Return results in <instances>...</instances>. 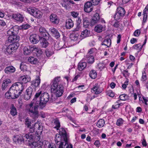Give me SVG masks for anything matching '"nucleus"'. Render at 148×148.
<instances>
[{"label": "nucleus", "mask_w": 148, "mask_h": 148, "mask_svg": "<svg viewBox=\"0 0 148 148\" xmlns=\"http://www.w3.org/2000/svg\"><path fill=\"white\" fill-rule=\"evenodd\" d=\"M19 30L18 26L15 25L8 30L7 35L8 36L7 41L13 43L8 45L6 49V52L9 54L15 52L18 48L19 45L18 42L20 37L17 35Z\"/></svg>", "instance_id": "1"}, {"label": "nucleus", "mask_w": 148, "mask_h": 148, "mask_svg": "<svg viewBox=\"0 0 148 148\" xmlns=\"http://www.w3.org/2000/svg\"><path fill=\"white\" fill-rule=\"evenodd\" d=\"M40 93V92L36 93L33 100L27 106L28 114L30 116L35 120L37 119L38 116V108L41 110L43 108L41 107L40 105L38 103V102L36 101L39 98Z\"/></svg>", "instance_id": "2"}, {"label": "nucleus", "mask_w": 148, "mask_h": 148, "mask_svg": "<svg viewBox=\"0 0 148 148\" xmlns=\"http://www.w3.org/2000/svg\"><path fill=\"white\" fill-rule=\"evenodd\" d=\"M24 90L23 85L20 83L13 84L10 88L9 91L5 94V98L9 99H15L18 98Z\"/></svg>", "instance_id": "3"}, {"label": "nucleus", "mask_w": 148, "mask_h": 148, "mask_svg": "<svg viewBox=\"0 0 148 148\" xmlns=\"http://www.w3.org/2000/svg\"><path fill=\"white\" fill-rule=\"evenodd\" d=\"M60 77H56L52 82L51 91L53 92L56 97H61L64 92V87L62 85L59 84Z\"/></svg>", "instance_id": "4"}, {"label": "nucleus", "mask_w": 148, "mask_h": 148, "mask_svg": "<svg viewBox=\"0 0 148 148\" xmlns=\"http://www.w3.org/2000/svg\"><path fill=\"white\" fill-rule=\"evenodd\" d=\"M33 135L32 134H25L22 136L21 135H16L14 136L13 139L14 142L21 144L24 143V140L31 142L33 140Z\"/></svg>", "instance_id": "5"}, {"label": "nucleus", "mask_w": 148, "mask_h": 148, "mask_svg": "<svg viewBox=\"0 0 148 148\" xmlns=\"http://www.w3.org/2000/svg\"><path fill=\"white\" fill-rule=\"evenodd\" d=\"M40 92L39 98L36 101L38 102L41 108H43L45 107L47 102L49 100L50 96L47 92L42 93L41 91H38L36 93Z\"/></svg>", "instance_id": "6"}, {"label": "nucleus", "mask_w": 148, "mask_h": 148, "mask_svg": "<svg viewBox=\"0 0 148 148\" xmlns=\"http://www.w3.org/2000/svg\"><path fill=\"white\" fill-rule=\"evenodd\" d=\"M27 11L31 15L38 18H40L42 15V12L35 8H28Z\"/></svg>", "instance_id": "7"}, {"label": "nucleus", "mask_w": 148, "mask_h": 148, "mask_svg": "<svg viewBox=\"0 0 148 148\" xmlns=\"http://www.w3.org/2000/svg\"><path fill=\"white\" fill-rule=\"evenodd\" d=\"M125 11L124 8L119 7L118 8L114 16L116 20H118L122 18L124 16Z\"/></svg>", "instance_id": "8"}, {"label": "nucleus", "mask_w": 148, "mask_h": 148, "mask_svg": "<svg viewBox=\"0 0 148 148\" xmlns=\"http://www.w3.org/2000/svg\"><path fill=\"white\" fill-rule=\"evenodd\" d=\"M33 89L32 87H29L26 90L25 92L24 95L25 99L27 100L30 99L32 95Z\"/></svg>", "instance_id": "9"}, {"label": "nucleus", "mask_w": 148, "mask_h": 148, "mask_svg": "<svg viewBox=\"0 0 148 148\" xmlns=\"http://www.w3.org/2000/svg\"><path fill=\"white\" fill-rule=\"evenodd\" d=\"M92 3L90 1L86 2L84 5V11L87 13L91 12L93 10Z\"/></svg>", "instance_id": "10"}, {"label": "nucleus", "mask_w": 148, "mask_h": 148, "mask_svg": "<svg viewBox=\"0 0 148 148\" xmlns=\"http://www.w3.org/2000/svg\"><path fill=\"white\" fill-rule=\"evenodd\" d=\"M99 15L98 13H96L94 14L92 17L91 21L90 26H93L97 23L99 21Z\"/></svg>", "instance_id": "11"}, {"label": "nucleus", "mask_w": 148, "mask_h": 148, "mask_svg": "<svg viewBox=\"0 0 148 148\" xmlns=\"http://www.w3.org/2000/svg\"><path fill=\"white\" fill-rule=\"evenodd\" d=\"M69 138L63 139V141L62 143H61L59 145L58 148H73V146L71 144H68V141Z\"/></svg>", "instance_id": "12"}, {"label": "nucleus", "mask_w": 148, "mask_h": 148, "mask_svg": "<svg viewBox=\"0 0 148 148\" xmlns=\"http://www.w3.org/2000/svg\"><path fill=\"white\" fill-rule=\"evenodd\" d=\"M50 22L55 24H58L59 22V19L56 14H51L49 16Z\"/></svg>", "instance_id": "13"}, {"label": "nucleus", "mask_w": 148, "mask_h": 148, "mask_svg": "<svg viewBox=\"0 0 148 148\" xmlns=\"http://www.w3.org/2000/svg\"><path fill=\"white\" fill-rule=\"evenodd\" d=\"M40 35L48 39L49 37V35L45 29L43 27H41L39 29Z\"/></svg>", "instance_id": "14"}, {"label": "nucleus", "mask_w": 148, "mask_h": 148, "mask_svg": "<svg viewBox=\"0 0 148 148\" xmlns=\"http://www.w3.org/2000/svg\"><path fill=\"white\" fill-rule=\"evenodd\" d=\"M19 80L21 82L17 83H20L23 85L24 90V86L23 83H26L29 81L30 80V78L27 75L21 76L19 78Z\"/></svg>", "instance_id": "15"}, {"label": "nucleus", "mask_w": 148, "mask_h": 148, "mask_svg": "<svg viewBox=\"0 0 148 148\" xmlns=\"http://www.w3.org/2000/svg\"><path fill=\"white\" fill-rule=\"evenodd\" d=\"M12 18L17 21L22 22L24 18L23 16L20 13L13 14L12 15Z\"/></svg>", "instance_id": "16"}, {"label": "nucleus", "mask_w": 148, "mask_h": 148, "mask_svg": "<svg viewBox=\"0 0 148 148\" xmlns=\"http://www.w3.org/2000/svg\"><path fill=\"white\" fill-rule=\"evenodd\" d=\"M55 140L56 143L59 145L63 141V139L62 137V135L60 134H56L55 136Z\"/></svg>", "instance_id": "17"}, {"label": "nucleus", "mask_w": 148, "mask_h": 148, "mask_svg": "<svg viewBox=\"0 0 148 148\" xmlns=\"http://www.w3.org/2000/svg\"><path fill=\"white\" fill-rule=\"evenodd\" d=\"M39 38L41 46L44 48L47 47L49 45V43L47 40V39L45 38L42 37H39Z\"/></svg>", "instance_id": "18"}, {"label": "nucleus", "mask_w": 148, "mask_h": 148, "mask_svg": "<svg viewBox=\"0 0 148 148\" xmlns=\"http://www.w3.org/2000/svg\"><path fill=\"white\" fill-rule=\"evenodd\" d=\"M29 40L31 43L34 44L37 43L39 41L36 34L31 35L29 37Z\"/></svg>", "instance_id": "19"}, {"label": "nucleus", "mask_w": 148, "mask_h": 148, "mask_svg": "<svg viewBox=\"0 0 148 148\" xmlns=\"http://www.w3.org/2000/svg\"><path fill=\"white\" fill-rule=\"evenodd\" d=\"M31 148H42V143L41 142H33L29 143Z\"/></svg>", "instance_id": "20"}, {"label": "nucleus", "mask_w": 148, "mask_h": 148, "mask_svg": "<svg viewBox=\"0 0 148 148\" xmlns=\"http://www.w3.org/2000/svg\"><path fill=\"white\" fill-rule=\"evenodd\" d=\"M40 83V79L39 76H37L35 80H33L32 82L31 86L35 87H38Z\"/></svg>", "instance_id": "21"}, {"label": "nucleus", "mask_w": 148, "mask_h": 148, "mask_svg": "<svg viewBox=\"0 0 148 148\" xmlns=\"http://www.w3.org/2000/svg\"><path fill=\"white\" fill-rule=\"evenodd\" d=\"M50 30L52 36L56 39H58L60 37V34L56 29L54 28H50Z\"/></svg>", "instance_id": "22"}, {"label": "nucleus", "mask_w": 148, "mask_h": 148, "mask_svg": "<svg viewBox=\"0 0 148 148\" xmlns=\"http://www.w3.org/2000/svg\"><path fill=\"white\" fill-rule=\"evenodd\" d=\"M148 12V4L145 7L143 10V15L144 16L143 18V22H146L147 18V14Z\"/></svg>", "instance_id": "23"}, {"label": "nucleus", "mask_w": 148, "mask_h": 148, "mask_svg": "<svg viewBox=\"0 0 148 148\" xmlns=\"http://www.w3.org/2000/svg\"><path fill=\"white\" fill-rule=\"evenodd\" d=\"M74 25V23L72 20L71 19H69L66 21V27L68 29H70Z\"/></svg>", "instance_id": "24"}, {"label": "nucleus", "mask_w": 148, "mask_h": 148, "mask_svg": "<svg viewBox=\"0 0 148 148\" xmlns=\"http://www.w3.org/2000/svg\"><path fill=\"white\" fill-rule=\"evenodd\" d=\"M16 70L15 68L12 66H9L5 69V72L7 74L14 73Z\"/></svg>", "instance_id": "25"}, {"label": "nucleus", "mask_w": 148, "mask_h": 148, "mask_svg": "<svg viewBox=\"0 0 148 148\" xmlns=\"http://www.w3.org/2000/svg\"><path fill=\"white\" fill-rule=\"evenodd\" d=\"M11 82L10 80L9 79H7L4 80L3 81L2 85V90L3 91L5 90L6 88L8 86V84Z\"/></svg>", "instance_id": "26"}, {"label": "nucleus", "mask_w": 148, "mask_h": 148, "mask_svg": "<svg viewBox=\"0 0 148 148\" xmlns=\"http://www.w3.org/2000/svg\"><path fill=\"white\" fill-rule=\"evenodd\" d=\"M90 35V31L87 29H85L81 33L80 35V38L82 39H84L86 37H88Z\"/></svg>", "instance_id": "27"}, {"label": "nucleus", "mask_w": 148, "mask_h": 148, "mask_svg": "<svg viewBox=\"0 0 148 148\" xmlns=\"http://www.w3.org/2000/svg\"><path fill=\"white\" fill-rule=\"evenodd\" d=\"M78 65V70L80 71H82L86 67V63L83 62V61H81L79 63Z\"/></svg>", "instance_id": "28"}, {"label": "nucleus", "mask_w": 148, "mask_h": 148, "mask_svg": "<svg viewBox=\"0 0 148 148\" xmlns=\"http://www.w3.org/2000/svg\"><path fill=\"white\" fill-rule=\"evenodd\" d=\"M59 134L62 135V137L63 139H65V140H66V138H69V136L64 128H62L60 129Z\"/></svg>", "instance_id": "29"}, {"label": "nucleus", "mask_w": 148, "mask_h": 148, "mask_svg": "<svg viewBox=\"0 0 148 148\" xmlns=\"http://www.w3.org/2000/svg\"><path fill=\"white\" fill-rule=\"evenodd\" d=\"M111 41L110 38H107L105 39L101 43L102 45H105L107 47H109L111 45Z\"/></svg>", "instance_id": "30"}, {"label": "nucleus", "mask_w": 148, "mask_h": 148, "mask_svg": "<svg viewBox=\"0 0 148 148\" xmlns=\"http://www.w3.org/2000/svg\"><path fill=\"white\" fill-rule=\"evenodd\" d=\"M103 27L102 25L98 24L95 27V31L97 32L100 33L103 31Z\"/></svg>", "instance_id": "31"}, {"label": "nucleus", "mask_w": 148, "mask_h": 148, "mask_svg": "<svg viewBox=\"0 0 148 148\" xmlns=\"http://www.w3.org/2000/svg\"><path fill=\"white\" fill-rule=\"evenodd\" d=\"M77 26L75 29H74V31H78L80 27V25L82 23V19L79 17H77V19L76 20Z\"/></svg>", "instance_id": "32"}, {"label": "nucleus", "mask_w": 148, "mask_h": 148, "mask_svg": "<svg viewBox=\"0 0 148 148\" xmlns=\"http://www.w3.org/2000/svg\"><path fill=\"white\" fill-rule=\"evenodd\" d=\"M86 61L88 63L92 64L94 61V58L93 56L87 55L86 57Z\"/></svg>", "instance_id": "33"}, {"label": "nucleus", "mask_w": 148, "mask_h": 148, "mask_svg": "<svg viewBox=\"0 0 148 148\" xmlns=\"http://www.w3.org/2000/svg\"><path fill=\"white\" fill-rule=\"evenodd\" d=\"M28 61L31 64H36L38 62L37 58L32 57H29L28 59Z\"/></svg>", "instance_id": "34"}, {"label": "nucleus", "mask_w": 148, "mask_h": 148, "mask_svg": "<svg viewBox=\"0 0 148 148\" xmlns=\"http://www.w3.org/2000/svg\"><path fill=\"white\" fill-rule=\"evenodd\" d=\"M102 90H101L98 86H95L92 88V90L95 92L96 95H97L101 93Z\"/></svg>", "instance_id": "35"}, {"label": "nucleus", "mask_w": 148, "mask_h": 148, "mask_svg": "<svg viewBox=\"0 0 148 148\" xmlns=\"http://www.w3.org/2000/svg\"><path fill=\"white\" fill-rule=\"evenodd\" d=\"M90 24L88 18H83V25L84 27L86 28L88 27Z\"/></svg>", "instance_id": "36"}, {"label": "nucleus", "mask_w": 148, "mask_h": 148, "mask_svg": "<svg viewBox=\"0 0 148 148\" xmlns=\"http://www.w3.org/2000/svg\"><path fill=\"white\" fill-rule=\"evenodd\" d=\"M105 123V122L104 120L102 119H101L98 121L97 125L99 127H101L103 126Z\"/></svg>", "instance_id": "37"}, {"label": "nucleus", "mask_w": 148, "mask_h": 148, "mask_svg": "<svg viewBox=\"0 0 148 148\" xmlns=\"http://www.w3.org/2000/svg\"><path fill=\"white\" fill-rule=\"evenodd\" d=\"M89 76L92 79L95 78L97 76V73L96 71L94 70H92L90 72Z\"/></svg>", "instance_id": "38"}, {"label": "nucleus", "mask_w": 148, "mask_h": 148, "mask_svg": "<svg viewBox=\"0 0 148 148\" xmlns=\"http://www.w3.org/2000/svg\"><path fill=\"white\" fill-rule=\"evenodd\" d=\"M10 113L13 116L17 114L16 109L14 106H12L11 108Z\"/></svg>", "instance_id": "39"}, {"label": "nucleus", "mask_w": 148, "mask_h": 148, "mask_svg": "<svg viewBox=\"0 0 148 148\" xmlns=\"http://www.w3.org/2000/svg\"><path fill=\"white\" fill-rule=\"evenodd\" d=\"M143 48V46H142L140 44H138L134 45L133 48L136 49L138 51H140Z\"/></svg>", "instance_id": "40"}, {"label": "nucleus", "mask_w": 148, "mask_h": 148, "mask_svg": "<svg viewBox=\"0 0 148 148\" xmlns=\"http://www.w3.org/2000/svg\"><path fill=\"white\" fill-rule=\"evenodd\" d=\"M23 51L24 54L25 55H28L30 53L29 46L25 47L23 48Z\"/></svg>", "instance_id": "41"}, {"label": "nucleus", "mask_w": 148, "mask_h": 148, "mask_svg": "<svg viewBox=\"0 0 148 148\" xmlns=\"http://www.w3.org/2000/svg\"><path fill=\"white\" fill-rule=\"evenodd\" d=\"M105 67V64L103 63H99L97 66V68L100 71H101Z\"/></svg>", "instance_id": "42"}, {"label": "nucleus", "mask_w": 148, "mask_h": 148, "mask_svg": "<svg viewBox=\"0 0 148 148\" xmlns=\"http://www.w3.org/2000/svg\"><path fill=\"white\" fill-rule=\"evenodd\" d=\"M54 124L56 125L54 128H56L57 130H59V128L60 127V123L59 120L58 119L55 120L54 122Z\"/></svg>", "instance_id": "43"}, {"label": "nucleus", "mask_w": 148, "mask_h": 148, "mask_svg": "<svg viewBox=\"0 0 148 148\" xmlns=\"http://www.w3.org/2000/svg\"><path fill=\"white\" fill-rule=\"evenodd\" d=\"M120 100L125 101L128 99V96L125 94L121 95L119 96Z\"/></svg>", "instance_id": "44"}, {"label": "nucleus", "mask_w": 148, "mask_h": 148, "mask_svg": "<svg viewBox=\"0 0 148 148\" xmlns=\"http://www.w3.org/2000/svg\"><path fill=\"white\" fill-rule=\"evenodd\" d=\"M34 52L36 53L37 55H40L42 54V51L41 49L36 46Z\"/></svg>", "instance_id": "45"}, {"label": "nucleus", "mask_w": 148, "mask_h": 148, "mask_svg": "<svg viewBox=\"0 0 148 148\" xmlns=\"http://www.w3.org/2000/svg\"><path fill=\"white\" fill-rule=\"evenodd\" d=\"M79 36V35L77 34H72L70 36L71 40L73 41L77 40Z\"/></svg>", "instance_id": "46"}, {"label": "nucleus", "mask_w": 148, "mask_h": 148, "mask_svg": "<svg viewBox=\"0 0 148 148\" xmlns=\"http://www.w3.org/2000/svg\"><path fill=\"white\" fill-rule=\"evenodd\" d=\"M29 129V132L27 133V134H29L30 135L31 134H30V133H33L34 132L35 130H36L34 128L33 126H31L29 127H28ZM34 135V134H33Z\"/></svg>", "instance_id": "47"}, {"label": "nucleus", "mask_w": 148, "mask_h": 148, "mask_svg": "<svg viewBox=\"0 0 148 148\" xmlns=\"http://www.w3.org/2000/svg\"><path fill=\"white\" fill-rule=\"evenodd\" d=\"M123 121L122 119H119L117 121L116 124L118 126H120L123 124Z\"/></svg>", "instance_id": "48"}, {"label": "nucleus", "mask_w": 148, "mask_h": 148, "mask_svg": "<svg viewBox=\"0 0 148 148\" xmlns=\"http://www.w3.org/2000/svg\"><path fill=\"white\" fill-rule=\"evenodd\" d=\"M25 124L26 126H27V127L31 126V122L30 121V120L29 119L27 118H26L25 119Z\"/></svg>", "instance_id": "49"}, {"label": "nucleus", "mask_w": 148, "mask_h": 148, "mask_svg": "<svg viewBox=\"0 0 148 148\" xmlns=\"http://www.w3.org/2000/svg\"><path fill=\"white\" fill-rule=\"evenodd\" d=\"M45 54L47 57H50L53 54V53L48 50H46L45 51Z\"/></svg>", "instance_id": "50"}, {"label": "nucleus", "mask_w": 148, "mask_h": 148, "mask_svg": "<svg viewBox=\"0 0 148 148\" xmlns=\"http://www.w3.org/2000/svg\"><path fill=\"white\" fill-rule=\"evenodd\" d=\"M100 0H91V2L93 5H98Z\"/></svg>", "instance_id": "51"}, {"label": "nucleus", "mask_w": 148, "mask_h": 148, "mask_svg": "<svg viewBox=\"0 0 148 148\" xmlns=\"http://www.w3.org/2000/svg\"><path fill=\"white\" fill-rule=\"evenodd\" d=\"M140 33V31L139 29L136 30L134 33V35L135 36H138Z\"/></svg>", "instance_id": "52"}, {"label": "nucleus", "mask_w": 148, "mask_h": 148, "mask_svg": "<svg viewBox=\"0 0 148 148\" xmlns=\"http://www.w3.org/2000/svg\"><path fill=\"white\" fill-rule=\"evenodd\" d=\"M20 68L21 71H23L26 68V66L23 63H21L20 65Z\"/></svg>", "instance_id": "53"}, {"label": "nucleus", "mask_w": 148, "mask_h": 148, "mask_svg": "<svg viewBox=\"0 0 148 148\" xmlns=\"http://www.w3.org/2000/svg\"><path fill=\"white\" fill-rule=\"evenodd\" d=\"M96 50V49L95 48H92L90 49L88 51L87 55H90L94 53Z\"/></svg>", "instance_id": "54"}, {"label": "nucleus", "mask_w": 148, "mask_h": 148, "mask_svg": "<svg viewBox=\"0 0 148 148\" xmlns=\"http://www.w3.org/2000/svg\"><path fill=\"white\" fill-rule=\"evenodd\" d=\"M117 21V20H116ZM112 26L116 28H119L120 25L119 22L116 21L112 25Z\"/></svg>", "instance_id": "55"}, {"label": "nucleus", "mask_w": 148, "mask_h": 148, "mask_svg": "<svg viewBox=\"0 0 148 148\" xmlns=\"http://www.w3.org/2000/svg\"><path fill=\"white\" fill-rule=\"evenodd\" d=\"M122 73L123 76L125 77H128L129 74L128 71L126 70L123 71L122 72Z\"/></svg>", "instance_id": "56"}, {"label": "nucleus", "mask_w": 148, "mask_h": 148, "mask_svg": "<svg viewBox=\"0 0 148 148\" xmlns=\"http://www.w3.org/2000/svg\"><path fill=\"white\" fill-rule=\"evenodd\" d=\"M108 95L110 97H113L114 96V92L112 91H109L107 93Z\"/></svg>", "instance_id": "57"}, {"label": "nucleus", "mask_w": 148, "mask_h": 148, "mask_svg": "<svg viewBox=\"0 0 148 148\" xmlns=\"http://www.w3.org/2000/svg\"><path fill=\"white\" fill-rule=\"evenodd\" d=\"M36 46L35 45H31L29 46L30 53L31 52H34L35 48L36 47Z\"/></svg>", "instance_id": "58"}, {"label": "nucleus", "mask_w": 148, "mask_h": 148, "mask_svg": "<svg viewBox=\"0 0 148 148\" xmlns=\"http://www.w3.org/2000/svg\"><path fill=\"white\" fill-rule=\"evenodd\" d=\"M71 16L74 18L77 17L78 13L77 12H71Z\"/></svg>", "instance_id": "59"}, {"label": "nucleus", "mask_w": 148, "mask_h": 148, "mask_svg": "<svg viewBox=\"0 0 148 148\" xmlns=\"http://www.w3.org/2000/svg\"><path fill=\"white\" fill-rule=\"evenodd\" d=\"M147 79V75H146L145 73L143 74V75L142 76L141 80L143 81V82L144 81H145Z\"/></svg>", "instance_id": "60"}, {"label": "nucleus", "mask_w": 148, "mask_h": 148, "mask_svg": "<svg viewBox=\"0 0 148 148\" xmlns=\"http://www.w3.org/2000/svg\"><path fill=\"white\" fill-rule=\"evenodd\" d=\"M123 104L122 103H120L119 104H116L115 106L113 105L112 106V108L114 109H116L119 108L120 106H122Z\"/></svg>", "instance_id": "61"}, {"label": "nucleus", "mask_w": 148, "mask_h": 148, "mask_svg": "<svg viewBox=\"0 0 148 148\" xmlns=\"http://www.w3.org/2000/svg\"><path fill=\"white\" fill-rule=\"evenodd\" d=\"M6 24L5 22L1 20L0 21V25L4 27L6 25Z\"/></svg>", "instance_id": "62"}, {"label": "nucleus", "mask_w": 148, "mask_h": 148, "mask_svg": "<svg viewBox=\"0 0 148 148\" xmlns=\"http://www.w3.org/2000/svg\"><path fill=\"white\" fill-rule=\"evenodd\" d=\"M40 124L39 123H35L34 126L33 127L36 130V129Z\"/></svg>", "instance_id": "63"}, {"label": "nucleus", "mask_w": 148, "mask_h": 148, "mask_svg": "<svg viewBox=\"0 0 148 148\" xmlns=\"http://www.w3.org/2000/svg\"><path fill=\"white\" fill-rule=\"evenodd\" d=\"M48 148H56V145L53 144H49L48 146Z\"/></svg>", "instance_id": "64"}]
</instances>
